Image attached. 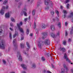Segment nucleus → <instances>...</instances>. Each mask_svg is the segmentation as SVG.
I'll return each instance as SVG.
<instances>
[{"label": "nucleus", "instance_id": "f257e3e1", "mask_svg": "<svg viewBox=\"0 0 73 73\" xmlns=\"http://www.w3.org/2000/svg\"><path fill=\"white\" fill-rule=\"evenodd\" d=\"M5 41L4 40H2L1 43L0 44V48L2 49H5Z\"/></svg>", "mask_w": 73, "mask_h": 73}, {"label": "nucleus", "instance_id": "f03ea898", "mask_svg": "<svg viewBox=\"0 0 73 73\" xmlns=\"http://www.w3.org/2000/svg\"><path fill=\"white\" fill-rule=\"evenodd\" d=\"M3 9H1V10L0 11V13L2 15H4V9H7L8 8V6H6V7H5V6H3Z\"/></svg>", "mask_w": 73, "mask_h": 73}, {"label": "nucleus", "instance_id": "7ed1b4c3", "mask_svg": "<svg viewBox=\"0 0 73 73\" xmlns=\"http://www.w3.org/2000/svg\"><path fill=\"white\" fill-rule=\"evenodd\" d=\"M64 59H66V61H68L69 63L71 62V61L68 58V57L67 56L66 53H65L64 55Z\"/></svg>", "mask_w": 73, "mask_h": 73}, {"label": "nucleus", "instance_id": "20e7f679", "mask_svg": "<svg viewBox=\"0 0 73 73\" xmlns=\"http://www.w3.org/2000/svg\"><path fill=\"white\" fill-rule=\"evenodd\" d=\"M50 36H51V37H53V38H54V37L57 36H58L60 35V32H58L57 34V35H54V34L53 33H51V34H50Z\"/></svg>", "mask_w": 73, "mask_h": 73}, {"label": "nucleus", "instance_id": "39448f33", "mask_svg": "<svg viewBox=\"0 0 73 73\" xmlns=\"http://www.w3.org/2000/svg\"><path fill=\"white\" fill-rule=\"evenodd\" d=\"M20 24H19L18 23L17 24V26L18 27V29L21 32L24 33V30H23V29L20 27Z\"/></svg>", "mask_w": 73, "mask_h": 73}, {"label": "nucleus", "instance_id": "423d86ee", "mask_svg": "<svg viewBox=\"0 0 73 73\" xmlns=\"http://www.w3.org/2000/svg\"><path fill=\"white\" fill-rule=\"evenodd\" d=\"M44 43L45 45H48L50 44V40L49 39L45 40L44 41Z\"/></svg>", "mask_w": 73, "mask_h": 73}, {"label": "nucleus", "instance_id": "0eeeda50", "mask_svg": "<svg viewBox=\"0 0 73 73\" xmlns=\"http://www.w3.org/2000/svg\"><path fill=\"white\" fill-rule=\"evenodd\" d=\"M42 34L43 35L42 37V39H43V40H44V39L45 38H46V37L47 36V33H42Z\"/></svg>", "mask_w": 73, "mask_h": 73}, {"label": "nucleus", "instance_id": "6e6552de", "mask_svg": "<svg viewBox=\"0 0 73 73\" xmlns=\"http://www.w3.org/2000/svg\"><path fill=\"white\" fill-rule=\"evenodd\" d=\"M23 13L24 14V15L25 16H27V13L26 12L27 11V9L26 8H25L23 10Z\"/></svg>", "mask_w": 73, "mask_h": 73}, {"label": "nucleus", "instance_id": "1a4fd4ad", "mask_svg": "<svg viewBox=\"0 0 73 73\" xmlns=\"http://www.w3.org/2000/svg\"><path fill=\"white\" fill-rule=\"evenodd\" d=\"M26 45L28 48H27L26 49L27 50H28L30 49V45L29 42H26Z\"/></svg>", "mask_w": 73, "mask_h": 73}, {"label": "nucleus", "instance_id": "9d476101", "mask_svg": "<svg viewBox=\"0 0 73 73\" xmlns=\"http://www.w3.org/2000/svg\"><path fill=\"white\" fill-rule=\"evenodd\" d=\"M21 66L24 69H27V66L24 64H22Z\"/></svg>", "mask_w": 73, "mask_h": 73}, {"label": "nucleus", "instance_id": "9b49d317", "mask_svg": "<svg viewBox=\"0 0 73 73\" xmlns=\"http://www.w3.org/2000/svg\"><path fill=\"white\" fill-rule=\"evenodd\" d=\"M60 51H62L63 52H66V49L64 48L63 47L62 48H60Z\"/></svg>", "mask_w": 73, "mask_h": 73}, {"label": "nucleus", "instance_id": "f8f14e48", "mask_svg": "<svg viewBox=\"0 0 73 73\" xmlns=\"http://www.w3.org/2000/svg\"><path fill=\"white\" fill-rule=\"evenodd\" d=\"M9 13H8L6 14L5 15V17L6 18H9Z\"/></svg>", "mask_w": 73, "mask_h": 73}, {"label": "nucleus", "instance_id": "ddd939ff", "mask_svg": "<svg viewBox=\"0 0 73 73\" xmlns=\"http://www.w3.org/2000/svg\"><path fill=\"white\" fill-rule=\"evenodd\" d=\"M16 41V39H14L13 41V44H14V46L15 47L17 46V44L15 42Z\"/></svg>", "mask_w": 73, "mask_h": 73}, {"label": "nucleus", "instance_id": "4468645a", "mask_svg": "<svg viewBox=\"0 0 73 73\" xmlns=\"http://www.w3.org/2000/svg\"><path fill=\"white\" fill-rule=\"evenodd\" d=\"M63 66H64V68H66V72H67V71L69 70V69L68 68H66V65H65V64H64L63 65Z\"/></svg>", "mask_w": 73, "mask_h": 73}, {"label": "nucleus", "instance_id": "2eb2a0df", "mask_svg": "<svg viewBox=\"0 0 73 73\" xmlns=\"http://www.w3.org/2000/svg\"><path fill=\"white\" fill-rule=\"evenodd\" d=\"M50 28L52 31H53L54 30V26L53 25H51L50 26Z\"/></svg>", "mask_w": 73, "mask_h": 73}, {"label": "nucleus", "instance_id": "dca6fc26", "mask_svg": "<svg viewBox=\"0 0 73 73\" xmlns=\"http://www.w3.org/2000/svg\"><path fill=\"white\" fill-rule=\"evenodd\" d=\"M18 60L19 61H22V58H21V56L20 55H19Z\"/></svg>", "mask_w": 73, "mask_h": 73}, {"label": "nucleus", "instance_id": "f3484780", "mask_svg": "<svg viewBox=\"0 0 73 73\" xmlns=\"http://www.w3.org/2000/svg\"><path fill=\"white\" fill-rule=\"evenodd\" d=\"M55 13L57 15V16L58 17H59V12L58 10H56L55 11Z\"/></svg>", "mask_w": 73, "mask_h": 73}, {"label": "nucleus", "instance_id": "a211bd4d", "mask_svg": "<svg viewBox=\"0 0 73 73\" xmlns=\"http://www.w3.org/2000/svg\"><path fill=\"white\" fill-rule=\"evenodd\" d=\"M20 46L21 48H24V44L21 43L20 44Z\"/></svg>", "mask_w": 73, "mask_h": 73}, {"label": "nucleus", "instance_id": "6ab92c4d", "mask_svg": "<svg viewBox=\"0 0 73 73\" xmlns=\"http://www.w3.org/2000/svg\"><path fill=\"white\" fill-rule=\"evenodd\" d=\"M19 35V34H18V33H15V34H14L13 35V38H15L16 36H18Z\"/></svg>", "mask_w": 73, "mask_h": 73}, {"label": "nucleus", "instance_id": "aec40b11", "mask_svg": "<svg viewBox=\"0 0 73 73\" xmlns=\"http://www.w3.org/2000/svg\"><path fill=\"white\" fill-rule=\"evenodd\" d=\"M57 26H58V27H59L60 28H61V23L60 22H59L58 23V24H57Z\"/></svg>", "mask_w": 73, "mask_h": 73}, {"label": "nucleus", "instance_id": "412c9836", "mask_svg": "<svg viewBox=\"0 0 73 73\" xmlns=\"http://www.w3.org/2000/svg\"><path fill=\"white\" fill-rule=\"evenodd\" d=\"M46 27V26L45 24H43L42 26V28L45 29V28Z\"/></svg>", "mask_w": 73, "mask_h": 73}, {"label": "nucleus", "instance_id": "4be33fe9", "mask_svg": "<svg viewBox=\"0 0 73 73\" xmlns=\"http://www.w3.org/2000/svg\"><path fill=\"white\" fill-rule=\"evenodd\" d=\"M61 72L60 73H65V69L64 68H62L61 70Z\"/></svg>", "mask_w": 73, "mask_h": 73}, {"label": "nucleus", "instance_id": "5701e85b", "mask_svg": "<svg viewBox=\"0 0 73 73\" xmlns=\"http://www.w3.org/2000/svg\"><path fill=\"white\" fill-rule=\"evenodd\" d=\"M8 3V0H5L3 2V4H6Z\"/></svg>", "mask_w": 73, "mask_h": 73}, {"label": "nucleus", "instance_id": "b1692460", "mask_svg": "<svg viewBox=\"0 0 73 73\" xmlns=\"http://www.w3.org/2000/svg\"><path fill=\"white\" fill-rule=\"evenodd\" d=\"M73 33V26H72L71 29V31L70 32V33L71 35H72V33Z\"/></svg>", "mask_w": 73, "mask_h": 73}, {"label": "nucleus", "instance_id": "393cba45", "mask_svg": "<svg viewBox=\"0 0 73 73\" xmlns=\"http://www.w3.org/2000/svg\"><path fill=\"white\" fill-rule=\"evenodd\" d=\"M44 3L45 5H47L49 4V2L46 1H44Z\"/></svg>", "mask_w": 73, "mask_h": 73}, {"label": "nucleus", "instance_id": "a878e982", "mask_svg": "<svg viewBox=\"0 0 73 73\" xmlns=\"http://www.w3.org/2000/svg\"><path fill=\"white\" fill-rule=\"evenodd\" d=\"M38 46L39 47L41 48V43H40V42H39L38 43Z\"/></svg>", "mask_w": 73, "mask_h": 73}, {"label": "nucleus", "instance_id": "bb28decb", "mask_svg": "<svg viewBox=\"0 0 73 73\" xmlns=\"http://www.w3.org/2000/svg\"><path fill=\"white\" fill-rule=\"evenodd\" d=\"M35 14V10H33V13H32V14L33 15V16H34Z\"/></svg>", "mask_w": 73, "mask_h": 73}, {"label": "nucleus", "instance_id": "cd10ccee", "mask_svg": "<svg viewBox=\"0 0 73 73\" xmlns=\"http://www.w3.org/2000/svg\"><path fill=\"white\" fill-rule=\"evenodd\" d=\"M9 35V37L11 40L12 39V34L11 33H10Z\"/></svg>", "mask_w": 73, "mask_h": 73}, {"label": "nucleus", "instance_id": "c85d7f7f", "mask_svg": "<svg viewBox=\"0 0 73 73\" xmlns=\"http://www.w3.org/2000/svg\"><path fill=\"white\" fill-rule=\"evenodd\" d=\"M11 20L12 21H13V22H15V19H13V18L11 17Z\"/></svg>", "mask_w": 73, "mask_h": 73}, {"label": "nucleus", "instance_id": "c756f323", "mask_svg": "<svg viewBox=\"0 0 73 73\" xmlns=\"http://www.w3.org/2000/svg\"><path fill=\"white\" fill-rule=\"evenodd\" d=\"M26 33L27 35H28L29 33V29H27V31H26Z\"/></svg>", "mask_w": 73, "mask_h": 73}, {"label": "nucleus", "instance_id": "7c9ffc66", "mask_svg": "<svg viewBox=\"0 0 73 73\" xmlns=\"http://www.w3.org/2000/svg\"><path fill=\"white\" fill-rule=\"evenodd\" d=\"M68 36V32L67 31H65V36Z\"/></svg>", "mask_w": 73, "mask_h": 73}, {"label": "nucleus", "instance_id": "2f4dec72", "mask_svg": "<svg viewBox=\"0 0 73 73\" xmlns=\"http://www.w3.org/2000/svg\"><path fill=\"white\" fill-rule=\"evenodd\" d=\"M50 6L51 7H52L53 6V5H54V4L53 3H52V1H51L50 2Z\"/></svg>", "mask_w": 73, "mask_h": 73}, {"label": "nucleus", "instance_id": "473e14b6", "mask_svg": "<svg viewBox=\"0 0 73 73\" xmlns=\"http://www.w3.org/2000/svg\"><path fill=\"white\" fill-rule=\"evenodd\" d=\"M63 12L64 13V15L66 14V11L65 10H63Z\"/></svg>", "mask_w": 73, "mask_h": 73}, {"label": "nucleus", "instance_id": "72a5a7b5", "mask_svg": "<svg viewBox=\"0 0 73 73\" xmlns=\"http://www.w3.org/2000/svg\"><path fill=\"white\" fill-rule=\"evenodd\" d=\"M63 44L64 45H65L66 44V41H64L63 42Z\"/></svg>", "mask_w": 73, "mask_h": 73}, {"label": "nucleus", "instance_id": "f704fd0d", "mask_svg": "<svg viewBox=\"0 0 73 73\" xmlns=\"http://www.w3.org/2000/svg\"><path fill=\"white\" fill-rule=\"evenodd\" d=\"M33 68H36V65H35V64H33Z\"/></svg>", "mask_w": 73, "mask_h": 73}, {"label": "nucleus", "instance_id": "c9c22d12", "mask_svg": "<svg viewBox=\"0 0 73 73\" xmlns=\"http://www.w3.org/2000/svg\"><path fill=\"white\" fill-rule=\"evenodd\" d=\"M51 13L52 15H54V12L53 11H52L51 12Z\"/></svg>", "mask_w": 73, "mask_h": 73}, {"label": "nucleus", "instance_id": "e433bc0d", "mask_svg": "<svg viewBox=\"0 0 73 73\" xmlns=\"http://www.w3.org/2000/svg\"><path fill=\"white\" fill-rule=\"evenodd\" d=\"M49 6H47L45 8V9L46 10H48L49 9Z\"/></svg>", "mask_w": 73, "mask_h": 73}, {"label": "nucleus", "instance_id": "4c0bfd02", "mask_svg": "<svg viewBox=\"0 0 73 73\" xmlns=\"http://www.w3.org/2000/svg\"><path fill=\"white\" fill-rule=\"evenodd\" d=\"M69 0H66V1L64 2L65 3H69Z\"/></svg>", "mask_w": 73, "mask_h": 73}, {"label": "nucleus", "instance_id": "58836bf2", "mask_svg": "<svg viewBox=\"0 0 73 73\" xmlns=\"http://www.w3.org/2000/svg\"><path fill=\"white\" fill-rule=\"evenodd\" d=\"M56 19L57 21H59V18L57 17H56Z\"/></svg>", "mask_w": 73, "mask_h": 73}, {"label": "nucleus", "instance_id": "ea45409f", "mask_svg": "<svg viewBox=\"0 0 73 73\" xmlns=\"http://www.w3.org/2000/svg\"><path fill=\"white\" fill-rule=\"evenodd\" d=\"M42 61H45V58L44 57L42 56Z\"/></svg>", "mask_w": 73, "mask_h": 73}, {"label": "nucleus", "instance_id": "a19ab883", "mask_svg": "<svg viewBox=\"0 0 73 73\" xmlns=\"http://www.w3.org/2000/svg\"><path fill=\"white\" fill-rule=\"evenodd\" d=\"M47 55L48 56V57H49L50 56H50V53H47Z\"/></svg>", "mask_w": 73, "mask_h": 73}, {"label": "nucleus", "instance_id": "79ce46f5", "mask_svg": "<svg viewBox=\"0 0 73 73\" xmlns=\"http://www.w3.org/2000/svg\"><path fill=\"white\" fill-rule=\"evenodd\" d=\"M28 18H25L24 20V21H25V22H27V20H28Z\"/></svg>", "mask_w": 73, "mask_h": 73}, {"label": "nucleus", "instance_id": "37998d69", "mask_svg": "<svg viewBox=\"0 0 73 73\" xmlns=\"http://www.w3.org/2000/svg\"><path fill=\"white\" fill-rule=\"evenodd\" d=\"M3 63L4 64H6V61H5V60H3Z\"/></svg>", "mask_w": 73, "mask_h": 73}, {"label": "nucleus", "instance_id": "c03bdc74", "mask_svg": "<svg viewBox=\"0 0 73 73\" xmlns=\"http://www.w3.org/2000/svg\"><path fill=\"white\" fill-rule=\"evenodd\" d=\"M69 4H68L67 5V8L68 9H69Z\"/></svg>", "mask_w": 73, "mask_h": 73}, {"label": "nucleus", "instance_id": "a18cd8bd", "mask_svg": "<svg viewBox=\"0 0 73 73\" xmlns=\"http://www.w3.org/2000/svg\"><path fill=\"white\" fill-rule=\"evenodd\" d=\"M17 54H18V56H17V57H18V56H19V55H20V52L19 51H18V52H17Z\"/></svg>", "mask_w": 73, "mask_h": 73}, {"label": "nucleus", "instance_id": "49530a36", "mask_svg": "<svg viewBox=\"0 0 73 73\" xmlns=\"http://www.w3.org/2000/svg\"><path fill=\"white\" fill-rule=\"evenodd\" d=\"M71 41H72V39H70V38H69L68 40V42H70Z\"/></svg>", "mask_w": 73, "mask_h": 73}, {"label": "nucleus", "instance_id": "de8ad7c7", "mask_svg": "<svg viewBox=\"0 0 73 73\" xmlns=\"http://www.w3.org/2000/svg\"><path fill=\"white\" fill-rule=\"evenodd\" d=\"M10 25L11 27H13V24L12 23H10Z\"/></svg>", "mask_w": 73, "mask_h": 73}, {"label": "nucleus", "instance_id": "09e8293b", "mask_svg": "<svg viewBox=\"0 0 73 73\" xmlns=\"http://www.w3.org/2000/svg\"><path fill=\"white\" fill-rule=\"evenodd\" d=\"M65 25L66 26H67V25H68V23L66 22L65 23Z\"/></svg>", "mask_w": 73, "mask_h": 73}, {"label": "nucleus", "instance_id": "8fccbe9b", "mask_svg": "<svg viewBox=\"0 0 73 73\" xmlns=\"http://www.w3.org/2000/svg\"><path fill=\"white\" fill-rule=\"evenodd\" d=\"M47 73H52V72H50V71H48L47 72Z\"/></svg>", "mask_w": 73, "mask_h": 73}, {"label": "nucleus", "instance_id": "3c124183", "mask_svg": "<svg viewBox=\"0 0 73 73\" xmlns=\"http://www.w3.org/2000/svg\"><path fill=\"white\" fill-rule=\"evenodd\" d=\"M19 4V5L18 6V8H20V5H21V3H20Z\"/></svg>", "mask_w": 73, "mask_h": 73}, {"label": "nucleus", "instance_id": "603ef678", "mask_svg": "<svg viewBox=\"0 0 73 73\" xmlns=\"http://www.w3.org/2000/svg\"><path fill=\"white\" fill-rule=\"evenodd\" d=\"M24 40V38L21 37V40Z\"/></svg>", "mask_w": 73, "mask_h": 73}, {"label": "nucleus", "instance_id": "864d4df0", "mask_svg": "<svg viewBox=\"0 0 73 73\" xmlns=\"http://www.w3.org/2000/svg\"><path fill=\"white\" fill-rule=\"evenodd\" d=\"M20 24L21 25H23V23H22V22H21L20 23Z\"/></svg>", "mask_w": 73, "mask_h": 73}, {"label": "nucleus", "instance_id": "5fc2aeb1", "mask_svg": "<svg viewBox=\"0 0 73 73\" xmlns=\"http://www.w3.org/2000/svg\"><path fill=\"white\" fill-rule=\"evenodd\" d=\"M10 29L11 31H13V29L11 28H10Z\"/></svg>", "mask_w": 73, "mask_h": 73}, {"label": "nucleus", "instance_id": "6e6d98bb", "mask_svg": "<svg viewBox=\"0 0 73 73\" xmlns=\"http://www.w3.org/2000/svg\"><path fill=\"white\" fill-rule=\"evenodd\" d=\"M60 9H62V5H61L60 6Z\"/></svg>", "mask_w": 73, "mask_h": 73}, {"label": "nucleus", "instance_id": "4d7b16f0", "mask_svg": "<svg viewBox=\"0 0 73 73\" xmlns=\"http://www.w3.org/2000/svg\"><path fill=\"white\" fill-rule=\"evenodd\" d=\"M34 26H36V23L34 22Z\"/></svg>", "mask_w": 73, "mask_h": 73}, {"label": "nucleus", "instance_id": "13d9d810", "mask_svg": "<svg viewBox=\"0 0 73 73\" xmlns=\"http://www.w3.org/2000/svg\"><path fill=\"white\" fill-rule=\"evenodd\" d=\"M71 71L72 72V73H73V69H71Z\"/></svg>", "mask_w": 73, "mask_h": 73}, {"label": "nucleus", "instance_id": "bf43d9fd", "mask_svg": "<svg viewBox=\"0 0 73 73\" xmlns=\"http://www.w3.org/2000/svg\"><path fill=\"white\" fill-rule=\"evenodd\" d=\"M30 36H33V34L32 33L30 35Z\"/></svg>", "mask_w": 73, "mask_h": 73}, {"label": "nucleus", "instance_id": "052dcab7", "mask_svg": "<svg viewBox=\"0 0 73 73\" xmlns=\"http://www.w3.org/2000/svg\"><path fill=\"white\" fill-rule=\"evenodd\" d=\"M31 19V16H29V20H30Z\"/></svg>", "mask_w": 73, "mask_h": 73}, {"label": "nucleus", "instance_id": "680f3d73", "mask_svg": "<svg viewBox=\"0 0 73 73\" xmlns=\"http://www.w3.org/2000/svg\"><path fill=\"white\" fill-rule=\"evenodd\" d=\"M36 26H34V29H35L36 28Z\"/></svg>", "mask_w": 73, "mask_h": 73}, {"label": "nucleus", "instance_id": "e2e57ef3", "mask_svg": "<svg viewBox=\"0 0 73 73\" xmlns=\"http://www.w3.org/2000/svg\"><path fill=\"white\" fill-rule=\"evenodd\" d=\"M52 68H54V66H53V65H52Z\"/></svg>", "mask_w": 73, "mask_h": 73}, {"label": "nucleus", "instance_id": "0e129e2a", "mask_svg": "<svg viewBox=\"0 0 73 73\" xmlns=\"http://www.w3.org/2000/svg\"><path fill=\"white\" fill-rule=\"evenodd\" d=\"M64 17H66V15H65V14H64Z\"/></svg>", "mask_w": 73, "mask_h": 73}, {"label": "nucleus", "instance_id": "69168bd1", "mask_svg": "<svg viewBox=\"0 0 73 73\" xmlns=\"http://www.w3.org/2000/svg\"><path fill=\"white\" fill-rule=\"evenodd\" d=\"M16 1H17H17H19V0H15Z\"/></svg>", "mask_w": 73, "mask_h": 73}, {"label": "nucleus", "instance_id": "338daca9", "mask_svg": "<svg viewBox=\"0 0 73 73\" xmlns=\"http://www.w3.org/2000/svg\"><path fill=\"white\" fill-rule=\"evenodd\" d=\"M22 73H26L25 71H23L22 72Z\"/></svg>", "mask_w": 73, "mask_h": 73}, {"label": "nucleus", "instance_id": "774afa93", "mask_svg": "<svg viewBox=\"0 0 73 73\" xmlns=\"http://www.w3.org/2000/svg\"><path fill=\"white\" fill-rule=\"evenodd\" d=\"M70 50H68V53H70Z\"/></svg>", "mask_w": 73, "mask_h": 73}]
</instances>
